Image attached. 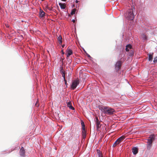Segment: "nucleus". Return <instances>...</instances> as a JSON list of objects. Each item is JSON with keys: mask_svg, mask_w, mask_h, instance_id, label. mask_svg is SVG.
<instances>
[{"mask_svg": "<svg viewBox=\"0 0 157 157\" xmlns=\"http://www.w3.org/2000/svg\"><path fill=\"white\" fill-rule=\"evenodd\" d=\"M87 56L89 57H90V58L91 57V56L89 55H88V54L87 55Z\"/></svg>", "mask_w": 157, "mask_h": 157, "instance_id": "obj_31", "label": "nucleus"}, {"mask_svg": "<svg viewBox=\"0 0 157 157\" xmlns=\"http://www.w3.org/2000/svg\"><path fill=\"white\" fill-rule=\"evenodd\" d=\"M82 135H86V131L85 129L82 130Z\"/></svg>", "mask_w": 157, "mask_h": 157, "instance_id": "obj_26", "label": "nucleus"}, {"mask_svg": "<svg viewBox=\"0 0 157 157\" xmlns=\"http://www.w3.org/2000/svg\"><path fill=\"white\" fill-rule=\"evenodd\" d=\"M49 10V7H48V4L46 5L45 8L44 9V10L46 11H48V10Z\"/></svg>", "mask_w": 157, "mask_h": 157, "instance_id": "obj_25", "label": "nucleus"}, {"mask_svg": "<svg viewBox=\"0 0 157 157\" xmlns=\"http://www.w3.org/2000/svg\"><path fill=\"white\" fill-rule=\"evenodd\" d=\"M61 72L62 73V76L63 78L64 79V81L65 82V83L66 84L67 83V81L65 79V71H64L62 70L61 71Z\"/></svg>", "mask_w": 157, "mask_h": 157, "instance_id": "obj_14", "label": "nucleus"}, {"mask_svg": "<svg viewBox=\"0 0 157 157\" xmlns=\"http://www.w3.org/2000/svg\"><path fill=\"white\" fill-rule=\"evenodd\" d=\"M76 10V9L74 8V9H73L71 10V14L72 15L75 14Z\"/></svg>", "mask_w": 157, "mask_h": 157, "instance_id": "obj_24", "label": "nucleus"}, {"mask_svg": "<svg viewBox=\"0 0 157 157\" xmlns=\"http://www.w3.org/2000/svg\"><path fill=\"white\" fill-rule=\"evenodd\" d=\"M153 62L154 63H157V56L156 57H155L154 58V59L153 60Z\"/></svg>", "mask_w": 157, "mask_h": 157, "instance_id": "obj_27", "label": "nucleus"}, {"mask_svg": "<svg viewBox=\"0 0 157 157\" xmlns=\"http://www.w3.org/2000/svg\"><path fill=\"white\" fill-rule=\"evenodd\" d=\"M59 5L61 9H64L66 7V4L64 3H59Z\"/></svg>", "mask_w": 157, "mask_h": 157, "instance_id": "obj_16", "label": "nucleus"}, {"mask_svg": "<svg viewBox=\"0 0 157 157\" xmlns=\"http://www.w3.org/2000/svg\"><path fill=\"white\" fill-rule=\"evenodd\" d=\"M67 106L69 107V108L72 110H74V108L72 106L71 103V102H69L67 103Z\"/></svg>", "mask_w": 157, "mask_h": 157, "instance_id": "obj_15", "label": "nucleus"}, {"mask_svg": "<svg viewBox=\"0 0 157 157\" xmlns=\"http://www.w3.org/2000/svg\"><path fill=\"white\" fill-rule=\"evenodd\" d=\"M120 143L118 142V141H117V140L113 144V147H116L117 145L119 144Z\"/></svg>", "mask_w": 157, "mask_h": 157, "instance_id": "obj_21", "label": "nucleus"}, {"mask_svg": "<svg viewBox=\"0 0 157 157\" xmlns=\"http://www.w3.org/2000/svg\"><path fill=\"white\" fill-rule=\"evenodd\" d=\"M141 37L143 40H147V37L146 35L144 34H142L141 36Z\"/></svg>", "mask_w": 157, "mask_h": 157, "instance_id": "obj_22", "label": "nucleus"}, {"mask_svg": "<svg viewBox=\"0 0 157 157\" xmlns=\"http://www.w3.org/2000/svg\"><path fill=\"white\" fill-rule=\"evenodd\" d=\"M72 21H73V22L75 23V21L74 20H72Z\"/></svg>", "mask_w": 157, "mask_h": 157, "instance_id": "obj_32", "label": "nucleus"}, {"mask_svg": "<svg viewBox=\"0 0 157 157\" xmlns=\"http://www.w3.org/2000/svg\"><path fill=\"white\" fill-rule=\"evenodd\" d=\"M20 155L22 157L25 156V151L23 147H22L20 150Z\"/></svg>", "mask_w": 157, "mask_h": 157, "instance_id": "obj_7", "label": "nucleus"}, {"mask_svg": "<svg viewBox=\"0 0 157 157\" xmlns=\"http://www.w3.org/2000/svg\"><path fill=\"white\" fill-rule=\"evenodd\" d=\"M97 154L98 156V157H102L101 152L99 150H97Z\"/></svg>", "mask_w": 157, "mask_h": 157, "instance_id": "obj_18", "label": "nucleus"}, {"mask_svg": "<svg viewBox=\"0 0 157 157\" xmlns=\"http://www.w3.org/2000/svg\"><path fill=\"white\" fill-rule=\"evenodd\" d=\"M62 54H64V52H63V50H62Z\"/></svg>", "mask_w": 157, "mask_h": 157, "instance_id": "obj_30", "label": "nucleus"}, {"mask_svg": "<svg viewBox=\"0 0 157 157\" xmlns=\"http://www.w3.org/2000/svg\"><path fill=\"white\" fill-rule=\"evenodd\" d=\"M64 45H62V47L63 48V47H64Z\"/></svg>", "mask_w": 157, "mask_h": 157, "instance_id": "obj_35", "label": "nucleus"}, {"mask_svg": "<svg viewBox=\"0 0 157 157\" xmlns=\"http://www.w3.org/2000/svg\"><path fill=\"white\" fill-rule=\"evenodd\" d=\"M153 53H152V54H147L148 56V60L149 61H152L153 58Z\"/></svg>", "mask_w": 157, "mask_h": 157, "instance_id": "obj_10", "label": "nucleus"}, {"mask_svg": "<svg viewBox=\"0 0 157 157\" xmlns=\"http://www.w3.org/2000/svg\"><path fill=\"white\" fill-rule=\"evenodd\" d=\"M66 51L67 53V57H69V56L72 54L73 51L69 48H67Z\"/></svg>", "mask_w": 157, "mask_h": 157, "instance_id": "obj_8", "label": "nucleus"}, {"mask_svg": "<svg viewBox=\"0 0 157 157\" xmlns=\"http://www.w3.org/2000/svg\"><path fill=\"white\" fill-rule=\"evenodd\" d=\"M125 138L124 136H122L119 138H118L117 140L120 143L121 141H122Z\"/></svg>", "mask_w": 157, "mask_h": 157, "instance_id": "obj_11", "label": "nucleus"}, {"mask_svg": "<svg viewBox=\"0 0 157 157\" xmlns=\"http://www.w3.org/2000/svg\"><path fill=\"white\" fill-rule=\"evenodd\" d=\"M39 105V104L38 103V101L37 100L35 104V106L36 107H38Z\"/></svg>", "mask_w": 157, "mask_h": 157, "instance_id": "obj_28", "label": "nucleus"}, {"mask_svg": "<svg viewBox=\"0 0 157 157\" xmlns=\"http://www.w3.org/2000/svg\"><path fill=\"white\" fill-rule=\"evenodd\" d=\"M58 42L59 44H61L62 43V37L61 36H59L57 38Z\"/></svg>", "mask_w": 157, "mask_h": 157, "instance_id": "obj_19", "label": "nucleus"}, {"mask_svg": "<svg viewBox=\"0 0 157 157\" xmlns=\"http://www.w3.org/2000/svg\"><path fill=\"white\" fill-rule=\"evenodd\" d=\"M121 64L122 62L121 61H119L117 62L115 65V69L117 71H118L121 68Z\"/></svg>", "mask_w": 157, "mask_h": 157, "instance_id": "obj_5", "label": "nucleus"}, {"mask_svg": "<svg viewBox=\"0 0 157 157\" xmlns=\"http://www.w3.org/2000/svg\"><path fill=\"white\" fill-rule=\"evenodd\" d=\"M79 81L78 79L73 81L71 85V89L73 90L75 89L76 87L79 84Z\"/></svg>", "mask_w": 157, "mask_h": 157, "instance_id": "obj_4", "label": "nucleus"}, {"mask_svg": "<svg viewBox=\"0 0 157 157\" xmlns=\"http://www.w3.org/2000/svg\"><path fill=\"white\" fill-rule=\"evenodd\" d=\"M154 140V136L153 135H151L147 140V149H150L152 146L153 141Z\"/></svg>", "mask_w": 157, "mask_h": 157, "instance_id": "obj_3", "label": "nucleus"}, {"mask_svg": "<svg viewBox=\"0 0 157 157\" xmlns=\"http://www.w3.org/2000/svg\"><path fill=\"white\" fill-rule=\"evenodd\" d=\"M96 127H97V130L99 131V128H101V124H100V121H99L98 117L96 118Z\"/></svg>", "mask_w": 157, "mask_h": 157, "instance_id": "obj_6", "label": "nucleus"}, {"mask_svg": "<svg viewBox=\"0 0 157 157\" xmlns=\"http://www.w3.org/2000/svg\"><path fill=\"white\" fill-rule=\"evenodd\" d=\"M78 1H77V0H76V1H75V3H78Z\"/></svg>", "mask_w": 157, "mask_h": 157, "instance_id": "obj_33", "label": "nucleus"}, {"mask_svg": "<svg viewBox=\"0 0 157 157\" xmlns=\"http://www.w3.org/2000/svg\"><path fill=\"white\" fill-rule=\"evenodd\" d=\"M132 48V46L130 44H128L126 46V51L128 52L129 50Z\"/></svg>", "mask_w": 157, "mask_h": 157, "instance_id": "obj_17", "label": "nucleus"}, {"mask_svg": "<svg viewBox=\"0 0 157 157\" xmlns=\"http://www.w3.org/2000/svg\"><path fill=\"white\" fill-rule=\"evenodd\" d=\"M132 152L134 155L136 154L138 152V148L136 147H134L132 149Z\"/></svg>", "mask_w": 157, "mask_h": 157, "instance_id": "obj_9", "label": "nucleus"}, {"mask_svg": "<svg viewBox=\"0 0 157 157\" xmlns=\"http://www.w3.org/2000/svg\"><path fill=\"white\" fill-rule=\"evenodd\" d=\"M45 13L42 10L40 11V17H42L44 16Z\"/></svg>", "mask_w": 157, "mask_h": 157, "instance_id": "obj_20", "label": "nucleus"}, {"mask_svg": "<svg viewBox=\"0 0 157 157\" xmlns=\"http://www.w3.org/2000/svg\"><path fill=\"white\" fill-rule=\"evenodd\" d=\"M61 0L62 1H64V2L66 1H67V0Z\"/></svg>", "mask_w": 157, "mask_h": 157, "instance_id": "obj_34", "label": "nucleus"}, {"mask_svg": "<svg viewBox=\"0 0 157 157\" xmlns=\"http://www.w3.org/2000/svg\"><path fill=\"white\" fill-rule=\"evenodd\" d=\"M81 124L82 125V130L85 129V125L84 122L82 121H81Z\"/></svg>", "mask_w": 157, "mask_h": 157, "instance_id": "obj_23", "label": "nucleus"}, {"mask_svg": "<svg viewBox=\"0 0 157 157\" xmlns=\"http://www.w3.org/2000/svg\"><path fill=\"white\" fill-rule=\"evenodd\" d=\"M86 135H82V138L83 139H85L86 137Z\"/></svg>", "mask_w": 157, "mask_h": 157, "instance_id": "obj_29", "label": "nucleus"}, {"mask_svg": "<svg viewBox=\"0 0 157 157\" xmlns=\"http://www.w3.org/2000/svg\"><path fill=\"white\" fill-rule=\"evenodd\" d=\"M101 111L105 114L111 115L115 112V111L113 108L108 107H103L101 108Z\"/></svg>", "mask_w": 157, "mask_h": 157, "instance_id": "obj_2", "label": "nucleus"}, {"mask_svg": "<svg viewBox=\"0 0 157 157\" xmlns=\"http://www.w3.org/2000/svg\"><path fill=\"white\" fill-rule=\"evenodd\" d=\"M135 10L134 6H132V8L129 10L126 13L125 16L127 19L132 20L134 19L135 15L133 13V11Z\"/></svg>", "mask_w": 157, "mask_h": 157, "instance_id": "obj_1", "label": "nucleus"}, {"mask_svg": "<svg viewBox=\"0 0 157 157\" xmlns=\"http://www.w3.org/2000/svg\"><path fill=\"white\" fill-rule=\"evenodd\" d=\"M125 138L124 136H122L119 138H118L117 140L120 143L121 141H122Z\"/></svg>", "mask_w": 157, "mask_h": 157, "instance_id": "obj_13", "label": "nucleus"}, {"mask_svg": "<svg viewBox=\"0 0 157 157\" xmlns=\"http://www.w3.org/2000/svg\"><path fill=\"white\" fill-rule=\"evenodd\" d=\"M125 138L124 136H122L119 138H118L117 140L120 143L121 141H122Z\"/></svg>", "mask_w": 157, "mask_h": 157, "instance_id": "obj_12", "label": "nucleus"}]
</instances>
